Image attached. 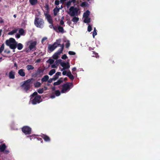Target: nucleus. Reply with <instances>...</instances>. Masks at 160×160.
Wrapping results in <instances>:
<instances>
[{"label":"nucleus","instance_id":"ea45409f","mask_svg":"<svg viewBox=\"0 0 160 160\" xmlns=\"http://www.w3.org/2000/svg\"><path fill=\"white\" fill-rule=\"evenodd\" d=\"M97 34V32H96V29L95 28H94L92 36L93 38H94L95 36Z\"/></svg>","mask_w":160,"mask_h":160},{"label":"nucleus","instance_id":"052dcab7","mask_svg":"<svg viewBox=\"0 0 160 160\" xmlns=\"http://www.w3.org/2000/svg\"><path fill=\"white\" fill-rule=\"evenodd\" d=\"M53 28L56 32H58V30H57V28L56 26H54L53 27Z\"/></svg>","mask_w":160,"mask_h":160},{"label":"nucleus","instance_id":"f03ea898","mask_svg":"<svg viewBox=\"0 0 160 160\" xmlns=\"http://www.w3.org/2000/svg\"><path fill=\"white\" fill-rule=\"evenodd\" d=\"M32 80L33 79L31 78L24 81L23 83L21 86L27 92H28V90L30 89L31 84Z\"/></svg>","mask_w":160,"mask_h":160},{"label":"nucleus","instance_id":"ddd939ff","mask_svg":"<svg viewBox=\"0 0 160 160\" xmlns=\"http://www.w3.org/2000/svg\"><path fill=\"white\" fill-rule=\"evenodd\" d=\"M44 70L42 68H38L36 73L34 74V76L36 77L39 75H40L41 73H43Z\"/></svg>","mask_w":160,"mask_h":160},{"label":"nucleus","instance_id":"bb28decb","mask_svg":"<svg viewBox=\"0 0 160 160\" xmlns=\"http://www.w3.org/2000/svg\"><path fill=\"white\" fill-rule=\"evenodd\" d=\"M79 20V18L78 17H74L72 19V21L74 22L77 23Z\"/></svg>","mask_w":160,"mask_h":160},{"label":"nucleus","instance_id":"412c9836","mask_svg":"<svg viewBox=\"0 0 160 160\" xmlns=\"http://www.w3.org/2000/svg\"><path fill=\"white\" fill-rule=\"evenodd\" d=\"M29 2L32 5H34L38 3V0H29Z\"/></svg>","mask_w":160,"mask_h":160},{"label":"nucleus","instance_id":"393cba45","mask_svg":"<svg viewBox=\"0 0 160 160\" xmlns=\"http://www.w3.org/2000/svg\"><path fill=\"white\" fill-rule=\"evenodd\" d=\"M17 47L18 50H21L23 48V45L21 43H19L18 44H17Z\"/></svg>","mask_w":160,"mask_h":160},{"label":"nucleus","instance_id":"0e129e2a","mask_svg":"<svg viewBox=\"0 0 160 160\" xmlns=\"http://www.w3.org/2000/svg\"><path fill=\"white\" fill-rule=\"evenodd\" d=\"M60 24L61 25H63V24H64V22L63 21V20H61L60 21Z\"/></svg>","mask_w":160,"mask_h":160},{"label":"nucleus","instance_id":"3c124183","mask_svg":"<svg viewBox=\"0 0 160 160\" xmlns=\"http://www.w3.org/2000/svg\"><path fill=\"white\" fill-rule=\"evenodd\" d=\"M67 58L68 57L65 54L63 55L62 57V58L63 59H65Z\"/></svg>","mask_w":160,"mask_h":160},{"label":"nucleus","instance_id":"7ed1b4c3","mask_svg":"<svg viewBox=\"0 0 160 160\" xmlns=\"http://www.w3.org/2000/svg\"><path fill=\"white\" fill-rule=\"evenodd\" d=\"M79 9L74 6H71L69 9L68 14L72 17L78 15V12Z\"/></svg>","mask_w":160,"mask_h":160},{"label":"nucleus","instance_id":"864d4df0","mask_svg":"<svg viewBox=\"0 0 160 160\" xmlns=\"http://www.w3.org/2000/svg\"><path fill=\"white\" fill-rule=\"evenodd\" d=\"M59 1L58 0H56L55 2V4L56 5H58L59 4Z\"/></svg>","mask_w":160,"mask_h":160},{"label":"nucleus","instance_id":"f704fd0d","mask_svg":"<svg viewBox=\"0 0 160 160\" xmlns=\"http://www.w3.org/2000/svg\"><path fill=\"white\" fill-rule=\"evenodd\" d=\"M4 49V44H2L0 48V53H1Z\"/></svg>","mask_w":160,"mask_h":160},{"label":"nucleus","instance_id":"6e6552de","mask_svg":"<svg viewBox=\"0 0 160 160\" xmlns=\"http://www.w3.org/2000/svg\"><path fill=\"white\" fill-rule=\"evenodd\" d=\"M61 41V39H57L56 40V42L57 44V47L58 46H59L61 47V48L59 49L58 50L62 52L63 51L64 47V44L63 43L62 44H60V43Z\"/></svg>","mask_w":160,"mask_h":160},{"label":"nucleus","instance_id":"473e14b6","mask_svg":"<svg viewBox=\"0 0 160 160\" xmlns=\"http://www.w3.org/2000/svg\"><path fill=\"white\" fill-rule=\"evenodd\" d=\"M24 32H25L23 29L21 28L19 29V33L21 35H23Z\"/></svg>","mask_w":160,"mask_h":160},{"label":"nucleus","instance_id":"8fccbe9b","mask_svg":"<svg viewBox=\"0 0 160 160\" xmlns=\"http://www.w3.org/2000/svg\"><path fill=\"white\" fill-rule=\"evenodd\" d=\"M60 83L59 81H58L57 82H54L53 83V85L54 86L58 85H60Z\"/></svg>","mask_w":160,"mask_h":160},{"label":"nucleus","instance_id":"c03bdc74","mask_svg":"<svg viewBox=\"0 0 160 160\" xmlns=\"http://www.w3.org/2000/svg\"><path fill=\"white\" fill-rule=\"evenodd\" d=\"M87 4V2H84L81 3V6L82 7H84L86 6Z\"/></svg>","mask_w":160,"mask_h":160},{"label":"nucleus","instance_id":"9b49d317","mask_svg":"<svg viewBox=\"0 0 160 160\" xmlns=\"http://www.w3.org/2000/svg\"><path fill=\"white\" fill-rule=\"evenodd\" d=\"M13 42H16L15 39L12 38H10L8 40H7L6 41V44L8 46H10Z\"/></svg>","mask_w":160,"mask_h":160},{"label":"nucleus","instance_id":"20e7f679","mask_svg":"<svg viewBox=\"0 0 160 160\" xmlns=\"http://www.w3.org/2000/svg\"><path fill=\"white\" fill-rule=\"evenodd\" d=\"M72 87L73 84L71 82H66V83L64 84L62 86V89L61 90L62 93H64L67 90H69L70 89V87Z\"/></svg>","mask_w":160,"mask_h":160},{"label":"nucleus","instance_id":"7c9ffc66","mask_svg":"<svg viewBox=\"0 0 160 160\" xmlns=\"http://www.w3.org/2000/svg\"><path fill=\"white\" fill-rule=\"evenodd\" d=\"M56 72V70L54 69H52L51 70L49 73L48 74L50 76L52 75L53 74H54Z\"/></svg>","mask_w":160,"mask_h":160},{"label":"nucleus","instance_id":"b1692460","mask_svg":"<svg viewBox=\"0 0 160 160\" xmlns=\"http://www.w3.org/2000/svg\"><path fill=\"white\" fill-rule=\"evenodd\" d=\"M58 28V32H61L62 33L64 32V30L62 27L61 26H59Z\"/></svg>","mask_w":160,"mask_h":160},{"label":"nucleus","instance_id":"5fc2aeb1","mask_svg":"<svg viewBox=\"0 0 160 160\" xmlns=\"http://www.w3.org/2000/svg\"><path fill=\"white\" fill-rule=\"evenodd\" d=\"M68 77L71 80H73L74 79V76L72 74L71 75H70L69 77Z\"/></svg>","mask_w":160,"mask_h":160},{"label":"nucleus","instance_id":"a211bd4d","mask_svg":"<svg viewBox=\"0 0 160 160\" xmlns=\"http://www.w3.org/2000/svg\"><path fill=\"white\" fill-rule=\"evenodd\" d=\"M9 78L10 79H14L15 77V72L12 71H10L9 74Z\"/></svg>","mask_w":160,"mask_h":160},{"label":"nucleus","instance_id":"13d9d810","mask_svg":"<svg viewBox=\"0 0 160 160\" xmlns=\"http://www.w3.org/2000/svg\"><path fill=\"white\" fill-rule=\"evenodd\" d=\"M20 35L19 34H17L16 35V37L17 38H19L20 37Z\"/></svg>","mask_w":160,"mask_h":160},{"label":"nucleus","instance_id":"aec40b11","mask_svg":"<svg viewBox=\"0 0 160 160\" xmlns=\"http://www.w3.org/2000/svg\"><path fill=\"white\" fill-rule=\"evenodd\" d=\"M47 18L49 23L50 24H52L53 22V20L51 16L49 14L47 15Z\"/></svg>","mask_w":160,"mask_h":160},{"label":"nucleus","instance_id":"de8ad7c7","mask_svg":"<svg viewBox=\"0 0 160 160\" xmlns=\"http://www.w3.org/2000/svg\"><path fill=\"white\" fill-rule=\"evenodd\" d=\"M62 60L61 59L57 60L55 61V63L57 64L60 63L61 62Z\"/></svg>","mask_w":160,"mask_h":160},{"label":"nucleus","instance_id":"4468645a","mask_svg":"<svg viewBox=\"0 0 160 160\" xmlns=\"http://www.w3.org/2000/svg\"><path fill=\"white\" fill-rule=\"evenodd\" d=\"M41 136L45 142H49L50 141V137L45 134H42Z\"/></svg>","mask_w":160,"mask_h":160},{"label":"nucleus","instance_id":"f3484780","mask_svg":"<svg viewBox=\"0 0 160 160\" xmlns=\"http://www.w3.org/2000/svg\"><path fill=\"white\" fill-rule=\"evenodd\" d=\"M17 42L16 41V42H13L9 46L10 48L13 50H14L17 48Z\"/></svg>","mask_w":160,"mask_h":160},{"label":"nucleus","instance_id":"a19ab883","mask_svg":"<svg viewBox=\"0 0 160 160\" xmlns=\"http://www.w3.org/2000/svg\"><path fill=\"white\" fill-rule=\"evenodd\" d=\"M93 54L92 57H95L97 58L99 57L98 53L94 51L93 52Z\"/></svg>","mask_w":160,"mask_h":160},{"label":"nucleus","instance_id":"37998d69","mask_svg":"<svg viewBox=\"0 0 160 160\" xmlns=\"http://www.w3.org/2000/svg\"><path fill=\"white\" fill-rule=\"evenodd\" d=\"M35 137H36L35 135H32V136H28V137H30V140H32L33 139H35L36 138Z\"/></svg>","mask_w":160,"mask_h":160},{"label":"nucleus","instance_id":"338daca9","mask_svg":"<svg viewBox=\"0 0 160 160\" xmlns=\"http://www.w3.org/2000/svg\"><path fill=\"white\" fill-rule=\"evenodd\" d=\"M66 74H67V71H63L62 72V74L63 75H66Z\"/></svg>","mask_w":160,"mask_h":160},{"label":"nucleus","instance_id":"c9c22d12","mask_svg":"<svg viewBox=\"0 0 160 160\" xmlns=\"http://www.w3.org/2000/svg\"><path fill=\"white\" fill-rule=\"evenodd\" d=\"M55 94L57 96H58L60 95V92L58 90H56L55 92Z\"/></svg>","mask_w":160,"mask_h":160},{"label":"nucleus","instance_id":"c756f323","mask_svg":"<svg viewBox=\"0 0 160 160\" xmlns=\"http://www.w3.org/2000/svg\"><path fill=\"white\" fill-rule=\"evenodd\" d=\"M17 31V30L16 29H15L12 30V31L9 32L8 33V35H12L13 34H14L16 33Z\"/></svg>","mask_w":160,"mask_h":160},{"label":"nucleus","instance_id":"e433bc0d","mask_svg":"<svg viewBox=\"0 0 160 160\" xmlns=\"http://www.w3.org/2000/svg\"><path fill=\"white\" fill-rule=\"evenodd\" d=\"M72 2L70 0H69L68 2H67L66 5L67 8H68L71 5Z\"/></svg>","mask_w":160,"mask_h":160},{"label":"nucleus","instance_id":"e2e57ef3","mask_svg":"<svg viewBox=\"0 0 160 160\" xmlns=\"http://www.w3.org/2000/svg\"><path fill=\"white\" fill-rule=\"evenodd\" d=\"M51 24L50 25H49V27L51 28H53V22L52 23V24Z\"/></svg>","mask_w":160,"mask_h":160},{"label":"nucleus","instance_id":"6e6d98bb","mask_svg":"<svg viewBox=\"0 0 160 160\" xmlns=\"http://www.w3.org/2000/svg\"><path fill=\"white\" fill-rule=\"evenodd\" d=\"M58 81H59L60 84H61V83L63 82V80H62V78H60L58 80Z\"/></svg>","mask_w":160,"mask_h":160},{"label":"nucleus","instance_id":"680f3d73","mask_svg":"<svg viewBox=\"0 0 160 160\" xmlns=\"http://www.w3.org/2000/svg\"><path fill=\"white\" fill-rule=\"evenodd\" d=\"M47 38L46 37H44L43 38L42 40V43L43 42H44L45 40H47Z\"/></svg>","mask_w":160,"mask_h":160},{"label":"nucleus","instance_id":"09e8293b","mask_svg":"<svg viewBox=\"0 0 160 160\" xmlns=\"http://www.w3.org/2000/svg\"><path fill=\"white\" fill-rule=\"evenodd\" d=\"M52 80H54V81L55 80H54V78L53 77L52 78H51L50 79H49V80H48V83H51L52 82Z\"/></svg>","mask_w":160,"mask_h":160},{"label":"nucleus","instance_id":"c85d7f7f","mask_svg":"<svg viewBox=\"0 0 160 160\" xmlns=\"http://www.w3.org/2000/svg\"><path fill=\"white\" fill-rule=\"evenodd\" d=\"M34 85L35 88H38L41 86V83L38 82H37L35 83Z\"/></svg>","mask_w":160,"mask_h":160},{"label":"nucleus","instance_id":"6ab92c4d","mask_svg":"<svg viewBox=\"0 0 160 160\" xmlns=\"http://www.w3.org/2000/svg\"><path fill=\"white\" fill-rule=\"evenodd\" d=\"M49 78V76L47 75L44 76L41 79L42 82L48 81Z\"/></svg>","mask_w":160,"mask_h":160},{"label":"nucleus","instance_id":"49530a36","mask_svg":"<svg viewBox=\"0 0 160 160\" xmlns=\"http://www.w3.org/2000/svg\"><path fill=\"white\" fill-rule=\"evenodd\" d=\"M68 54L70 55H75L76 54V53L74 52L69 51L68 52Z\"/></svg>","mask_w":160,"mask_h":160},{"label":"nucleus","instance_id":"9d476101","mask_svg":"<svg viewBox=\"0 0 160 160\" xmlns=\"http://www.w3.org/2000/svg\"><path fill=\"white\" fill-rule=\"evenodd\" d=\"M57 47V44L56 42L52 45L49 44L48 47V48L50 52H52Z\"/></svg>","mask_w":160,"mask_h":160},{"label":"nucleus","instance_id":"f8f14e48","mask_svg":"<svg viewBox=\"0 0 160 160\" xmlns=\"http://www.w3.org/2000/svg\"><path fill=\"white\" fill-rule=\"evenodd\" d=\"M61 65L63 68L61 70L62 71L63 69H67L70 68V65L68 62L67 63L64 62H61Z\"/></svg>","mask_w":160,"mask_h":160},{"label":"nucleus","instance_id":"f257e3e1","mask_svg":"<svg viewBox=\"0 0 160 160\" xmlns=\"http://www.w3.org/2000/svg\"><path fill=\"white\" fill-rule=\"evenodd\" d=\"M34 24L37 27L42 28L44 27V21L42 18L38 17L37 15H35Z\"/></svg>","mask_w":160,"mask_h":160},{"label":"nucleus","instance_id":"4c0bfd02","mask_svg":"<svg viewBox=\"0 0 160 160\" xmlns=\"http://www.w3.org/2000/svg\"><path fill=\"white\" fill-rule=\"evenodd\" d=\"M44 91V89L43 88H40L39 89H38L37 92L39 93H43Z\"/></svg>","mask_w":160,"mask_h":160},{"label":"nucleus","instance_id":"72a5a7b5","mask_svg":"<svg viewBox=\"0 0 160 160\" xmlns=\"http://www.w3.org/2000/svg\"><path fill=\"white\" fill-rule=\"evenodd\" d=\"M90 18H85L84 20V22L85 23H88L90 22Z\"/></svg>","mask_w":160,"mask_h":160},{"label":"nucleus","instance_id":"603ef678","mask_svg":"<svg viewBox=\"0 0 160 160\" xmlns=\"http://www.w3.org/2000/svg\"><path fill=\"white\" fill-rule=\"evenodd\" d=\"M4 52L6 53L7 54H9L10 53V51L9 50L5 49L4 51Z\"/></svg>","mask_w":160,"mask_h":160},{"label":"nucleus","instance_id":"1a4fd4ad","mask_svg":"<svg viewBox=\"0 0 160 160\" xmlns=\"http://www.w3.org/2000/svg\"><path fill=\"white\" fill-rule=\"evenodd\" d=\"M36 44L37 42L36 41L32 42L30 43L29 46V48L32 51H35L37 48L36 47Z\"/></svg>","mask_w":160,"mask_h":160},{"label":"nucleus","instance_id":"5701e85b","mask_svg":"<svg viewBox=\"0 0 160 160\" xmlns=\"http://www.w3.org/2000/svg\"><path fill=\"white\" fill-rule=\"evenodd\" d=\"M61 72H57L55 75H54L53 77L54 79L55 80H57L58 78V76L60 75L61 74Z\"/></svg>","mask_w":160,"mask_h":160},{"label":"nucleus","instance_id":"79ce46f5","mask_svg":"<svg viewBox=\"0 0 160 160\" xmlns=\"http://www.w3.org/2000/svg\"><path fill=\"white\" fill-rule=\"evenodd\" d=\"M70 46V43L69 41H67V43L66 44L65 46L66 48H68Z\"/></svg>","mask_w":160,"mask_h":160},{"label":"nucleus","instance_id":"4be33fe9","mask_svg":"<svg viewBox=\"0 0 160 160\" xmlns=\"http://www.w3.org/2000/svg\"><path fill=\"white\" fill-rule=\"evenodd\" d=\"M90 12L88 10H87L83 14V17L84 18H88L90 14Z\"/></svg>","mask_w":160,"mask_h":160},{"label":"nucleus","instance_id":"2eb2a0df","mask_svg":"<svg viewBox=\"0 0 160 160\" xmlns=\"http://www.w3.org/2000/svg\"><path fill=\"white\" fill-rule=\"evenodd\" d=\"M62 53V52L58 50L53 55L52 58L53 59H57L58 58V56L61 53Z\"/></svg>","mask_w":160,"mask_h":160},{"label":"nucleus","instance_id":"774afa93","mask_svg":"<svg viewBox=\"0 0 160 160\" xmlns=\"http://www.w3.org/2000/svg\"><path fill=\"white\" fill-rule=\"evenodd\" d=\"M31 50H30V49H29H29L27 48L26 49V52H29Z\"/></svg>","mask_w":160,"mask_h":160},{"label":"nucleus","instance_id":"2f4dec72","mask_svg":"<svg viewBox=\"0 0 160 160\" xmlns=\"http://www.w3.org/2000/svg\"><path fill=\"white\" fill-rule=\"evenodd\" d=\"M38 93L36 92H34L32 94L30 95L31 98L30 99H31L34 97V96H38Z\"/></svg>","mask_w":160,"mask_h":160},{"label":"nucleus","instance_id":"4d7b16f0","mask_svg":"<svg viewBox=\"0 0 160 160\" xmlns=\"http://www.w3.org/2000/svg\"><path fill=\"white\" fill-rule=\"evenodd\" d=\"M58 81H59L60 84H61V83L63 82V80H62V78H60L58 80Z\"/></svg>","mask_w":160,"mask_h":160},{"label":"nucleus","instance_id":"58836bf2","mask_svg":"<svg viewBox=\"0 0 160 160\" xmlns=\"http://www.w3.org/2000/svg\"><path fill=\"white\" fill-rule=\"evenodd\" d=\"M47 62L49 63L50 64H52L54 62V60L52 59H49Z\"/></svg>","mask_w":160,"mask_h":160},{"label":"nucleus","instance_id":"cd10ccee","mask_svg":"<svg viewBox=\"0 0 160 160\" xmlns=\"http://www.w3.org/2000/svg\"><path fill=\"white\" fill-rule=\"evenodd\" d=\"M59 9L57 8H55L53 10L54 15L55 16L57 15L58 12H59Z\"/></svg>","mask_w":160,"mask_h":160},{"label":"nucleus","instance_id":"dca6fc26","mask_svg":"<svg viewBox=\"0 0 160 160\" xmlns=\"http://www.w3.org/2000/svg\"><path fill=\"white\" fill-rule=\"evenodd\" d=\"M19 74L22 77H24L25 75V73L23 69H20L19 70L18 72Z\"/></svg>","mask_w":160,"mask_h":160},{"label":"nucleus","instance_id":"a18cd8bd","mask_svg":"<svg viewBox=\"0 0 160 160\" xmlns=\"http://www.w3.org/2000/svg\"><path fill=\"white\" fill-rule=\"evenodd\" d=\"M92 30V26L90 25H89L88 26V32H90Z\"/></svg>","mask_w":160,"mask_h":160},{"label":"nucleus","instance_id":"0eeeda50","mask_svg":"<svg viewBox=\"0 0 160 160\" xmlns=\"http://www.w3.org/2000/svg\"><path fill=\"white\" fill-rule=\"evenodd\" d=\"M7 147L5 143L0 145V151L1 152H3L5 154H8L9 152V151L8 150H6Z\"/></svg>","mask_w":160,"mask_h":160},{"label":"nucleus","instance_id":"39448f33","mask_svg":"<svg viewBox=\"0 0 160 160\" xmlns=\"http://www.w3.org/2000/svg\"><path fill=\"white\" fill-rule=\"evenodd\" d=\"M41 96L40 95L36 96L34 98L30 99V102L33 105H36L40 103L41 101L40 100Z\"/></svg>","mask_w":160,"mask_h":160},{"label":"nucleus","instance_id":"bf43d9fd","mask_svg":"<svg viewBox=\"0 0 160 160\" xmlns=\"http://www.w3.org/2000/svg\"><path fill=\"white\" fill-rule=\"evenodd\" d=\"M72 74H71V72L69 71L67 72V75L68 77L70 75H71Z\"/></svg>","mask_w":160,"mask_h":160},{"label":"nucleus","instance_id":"69168bd1","mask_svg":"<svg viewBox=\"0 0 160 160\" xmlns=\"http://www.w3.org/2000/svg\"><path fill=\"white\" fill-rule=\"evenodd\" d=\"M50 97L51 98H54L55 97V95L53 94H52L51 96H50Z\"/></svg>","mask_w":160,"mask_h":160},{"label":"nucleus","instance_id":"a878e982","mask_svg":"<svg viewBox=\"0 0 160 160\" xmlns=\"http://www.w3.org/2000/svg\"><path fill=\"white\" fill-rule=\"evenodd\" d=\"M26 68L28 70H33L34 68L33 66L31 65H27L26 66Z\"/></svg>","mask_w":160,"mask_h":160},{"label":"nucleus","instance_id":"423d86ee","mask_svg":"<svg viewBox=\"0 0 160 160\" xmlns=\"http://www.w3.org/2000/svg\"><path fill=\"white\" fill-rule=\"evenodd\" d=\"M22 130L25 134H30L31 133V128L28 126H23L22 128Z\"/></svg>","mask_w":160,"mask_h":160}]
</instances>
